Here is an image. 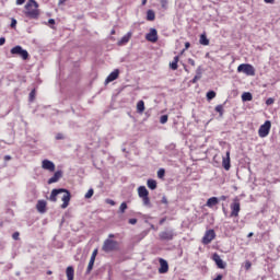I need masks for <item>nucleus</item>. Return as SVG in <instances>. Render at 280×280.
Segmentation results:
<instances>
[{"mask_svg": "<svg viewBox=\"0 0 280 280\" xmlns=\"http://www.w3.org/2000/svg\"><path fill=\"white\" fill-rule=\"evenodd\" d=\"M25 16L28 19H38L40 11H38V2L36 0H28L25 4Z\"/></svg>", "mask_w": 280, "mask_h": 280, "instance_id": "f257e3e1", "label": "nucleus"}, {"mask_svg": "<svg viewBox=\"0 0 280 280\" xmlns=\"http://www.w3.org/2000/svg\"><path fill=\"white\" fill-rule=\"evenodd\" d=\"M138 196L141 198L144 207H152V203L150 202V191H148L145 186H140L138 188Z\"/></svg>", "mask_w": 280, "mask_h": 280, "instance_id": "f03ea898", "label": "nucleus"}, {"mask_svg": "<svg viewBox=\"0 0 280 280\" xmlns=\"http://www.w3.org/2000/svg\"><path fill=\"white\" fill-rule=\"evenodd\" d=\"M118 249H119V243L117 241H113L110 238H107L104 241L103 247H102V250H104V253H113Z\"/></svg>", "mask_w": 280, "mask_h": 280, "instance_id": "7ed1b4c3", "label": "nucleus"}, {"mask_svg": "<svg viewBox=\"0 0 280 280\" xmlns=\"http://www.w3.org/2000/svg\"><path fill=\"white\" fill-rule=\"evenodd\" d=\"M238 73H245V75H255V67L250 63H241L237 67Z\"/></svg>", "mask_w": 280, "mask_h": 280, "instance_id": "20e7f679", "label": "nucleus"}, {"mask_svg": "<svg viewBox=\"0 0 280 280\" xmlns=\"http://www.w3.org/2000/svg\"><path fill=\"white\" fill-rule=\"evenodd\" d=\"M270 128H272V122L270 120H266L258 129L259 137L261 139L268 137V135H270Z\"/></svg>", "mask_w": 280, "mask_h": 280, "instance_id": "39448f33", "label": "nucleus"}, {"mask_svg": "<svg viewBox=\"0 0 280 280\" xmlns=\"http://www.w3.org/2000/svg\"><path fill=\"white\" fill-rule=\"evenodd\" d=\"M12 56H20L22 60H28L30 58V52L27 50L23 49L21 46H15L11 49Z\"/></svg>", "mask_w": 280, "mask_h": 280, "instance_id": "423d86ee", "label": "nucleus"}, {"mask_svg": "<svg viewBox=\"0 0 280 280\" xmlns=\"http://www.w3.org/2000/svg\"><path fill=\"white\" fill-rule=\"evenodd\" d=\"M230 209H231L230 218H237V215H240V211H241L240 198L235 197L233 199V202L231 203Z\"/></svg>", "mask_w": 280, "mask_h": 280, "instance_id": "0eeeda50", "label": "nucleus"}, {"mask_svg": "<svg viewBox=\"0 0 280 280\" xmlns=\"http://www.w3.org/2000/svg\"><path fill=\"white\" fill-rule=\"evenodd\" d=\"M215 240V230H208L206 231L203 237H202V244H211Z\"/></svg>", "mask_w": 280, "mask_h": 280, "instance_id": "6e6552de", "label": "nucleus"}, {"mask_svg": "<svg viewBox=\"0 0 280 280\" xmlns=\"http://www.w3.org/2000/svg\"><path fill=\"white\" fill-rule=\"evenodd\" d=\"M62 194L63 196L61 200L63 203L61 205V209H67V207H69V202H71V192L67 189H63Z\"/></svg>", "mask_w": 280, "mask_h": 280, "instance_id": "1a4fd4ad", "label": "nucleus"}, {"mask_svg": "<svg viewBox=\"0 0 280 280\" xmlns=\"http://www.w3.org/2000/svg\"><path fill=\"white\" fill-rule=\"evenodd\" d=\"M212 259L214 260L215 266L218 268H220V270H224V268H226V262H224V260H222V258L220 257V254L214 253L212 255Z\"/></svg>", "mask_w": 280, "mask_h": 280, "instance_id": "9d476101", "label": "nucleus"}, {"mask_svg": "<svg viewBox=\"0 0 280 280\" xmlns=\"http://www.w3.org/2000/svg\"><path fill=\"white\" fill-rule=\"evenodd\" d=\"M147 40L149 43H156L159 40V32H156V28H150V32L145 35Z\"/></svg>", "mask_w": 280, "mask_h": 280, "instance_id": "9b49d317", "label": "nucleus"}, {"mask_svg": "<svg viewBox=\"0 0 280 280\" xmlns=\"http://www.w3.org/2000/svg\"><path fill=\"white\" fill-rule=\"evenodd\" d=\"M222 167L225 170V172L231 170V151H226L225 156H223Z\"/></svg>", "mask_w": 280, "mask_h": 280, "instance_id": "f8f14e48", "label": "nucleus"}, {"mask_svg": "<svg viewBox=\"0 0 280 280\" xmlns=\"http://www.w3.org/2000/svg\"><path fill=\"white\" fill-rule=\"evenodd\" d=\"M160 268H159V273L160 275H165L170 270V265L167 264V260L160 258Z\"/></svg>", "mask_w": 280, "mask_h": 280, "instance_id": "ddd939ff", "label": "nucleus"}, {"mask_svg": "<svg viewBox=\"0 0 280 280\" xmlns=\"http://www.w3.org/2000/svg\"><path fill=\"white\" fill-rule=\"evenodd\" d=\"M43 170H47L48 172H56V164L49 160H43L42 162Z\"/></svg>", "mask_w": 280, "mask_h": 280, "instance_id": "4468645a", "label": "nucleus"}, {"mask_svg": "<svg viewBox=\"0 0 280 280\" xmlns=\"http://www.w3.org/2000/svg\"><path fill=\"white\" fill-rule=\"evenodd\" d=\"M119 78V69H115L105 80V84H109V82H115Z\"/></svg>", "mask_w": 280, "mask_h": 280, "instance_id": "2eb2a0df", "label": "nucleus"}, {"mask_svg": "<svg viewBox=\"0 0 280 280\" xmlns=\"http://www.w3.org/2000/svg\"><path fill=\"white\" fill-rule=\"evenodd\" d=\"M36 209L38 213H46L47 211V201L45 200H38L36 205Z\"/></svg>", "mask_w": 280, "mask_h": 280, "instance_id": "dca6fc26", "label": "nucleus"}, {"mask_svg": "<svg viewBox=\"0 0 280 280\" xmlns=\"http://www.w3.org/2000/svg\"><path fill=\"white\" fill-rule=\"evenodd\" d=\"M62 176V171H57L52 177L48 179V185H52V183H58Z\"/></svg>", "mask_w": 280, "mask_h": 280, "instance_id": "f3484780", "label": "nucleus"}, {"mask_svg": "<svg viewBox=\"0 0 280 280\" xmlns=\"http://www.w3.org/2000/svg\"><path fill=\"white\" fill-rule=\"evenodd\" d=\"M62 191H65V188L52 189L49 200H51V202H56L58 200V194H62Z\"/></svg>", "mask_w": 280, "mask_h": 280, "instance_id": "a211bd4d", "label": "nucleus"}, {"mask_svg": "<svg viewBox=\"0 0 280 280\" xmlns=\"http://www.w3.org/2000/svg\"><path fill=\"white\" fill-rule=\"evenodd\" d=\"M66 277L68 280H73L75 277V269L72 266L67 267Z\"/></svg>", "mask_w": 280, "mask_h": 280, "instance_id": "6ab92c4d", "label": "nucleus"}, {"mask_svg": "<svg viewBox=\"0 0 280 280\" xmlns=\"http://www.w3.org/2000/svg\"><path fill=\"white\" fill-rule=\"evenodd\" d=\"M130 38H132V33L129 32L127 33L125 36L121 37V39L118 42V45H128V43H130Z\"/></svg>", "mask_w": 280, "mask_h": 280, "instance_id": "aec40b11", "label": "nucleus"}, {"mask_svg": "<svg viewBox=\"0 0 280 280\" xmlns=\"http://www.w3.org/2000/svg\"><path fill=\"white\" fill-rule=\"evenodd\" d=\"M220 203V199L218 197H211L207 200V207H209L210 209H213V207H215V205Z\"/></svg>", "mask_w": 280, "mask_h": 280, "instance_id": "412c9836", "label": "nucleus"}, {"mask_svg": "<svg viewBox=\"0 0 280 280\" xmlns=\"http://www.w3.org/2000/svg\"><path fill=\"white\" fill-rule=\"evenodd\" d=\"M144 110H145V102L139 101L137 103V113H139L140 115H143Z\"/></svg>", "mask_w": 280, "mask_h": 280, "instance_id": "4be33fe9", "label": "nucleus"}, {"mask_svg": "<svg viewBox=\"0 0 280 280\" xmlns=\"http://www.w3.org/2000/svg\"><path fill=\"white\" fill-rule=\"evenodd\" d=\"M242 102H253V93L244 92L242 94Z\"/></svg>", "mask_w": 280, "mask_h": 280, "instance_id": "5701e85b", "label": "nucleus"}, {"mask_svg": "<svg viewBox=\"0 0 280 280\" xmlns=\"http://www.w3.org/2000/svg\"><path fill=\"white\" fill-rule=\"evenodd\" d=\"M160 238L161 240H174V235L172 234V232H161Z\"/></svg>", "mask_w": 280, "mask_h": 280, "instance_id": "b1692460", "label": "nucleus"}, {"mask_svg": "<svg viewBox=\"0 0 280 280\" xmlns=\"http://www.w3.org/2000/svg\"><path fill=\"white\" fill-rule=\"evenodd\" d=\"M156 19V13L153 10L147 11V21H154Z\"/></svg>", "mask_w": 280, "mask_h": 280, "instance_id": "393cba45", "label": "nucleus"}, {"mask_svg": "<svg viewBox=\"0 0 280 280\" xmlns=\"http://www.w3.org/2000/svg\"><path fill=\"white\" fill-rule=\"evenodd\" d=\"M200 45L207 46L209 45V38H207V34H201L199 39Z\"/></svg>", "mask_w": 280, "mask_h": 280, "instance_id": "a878e982", "label": "nucleus"}, {"mask_svg": "<svg viewBox=\"0 0 280 280\" xmlns=\"http://www.w3.org/2000/svg\"><path fill=\"white\" fill-rule=\"evenodd\" d=\"M215 95H217L215 91L213 90L208 91L206 94L207 101L211 102V100H215Z\"/></svg>", "mask_w": 280, "mask_h": 280, "instance_id": "bb28decb", "label": "nucleus"}, {"mask_svg": "<svg viewBox=\"0 0 280 280\" xmlns=\"http://www.w3.org/2000/svg\"><path fill=\"white\" fill-rule=\"evenodd\" d=\"M147 185L149 189H152V190L156 189V180L154 179H148Z\"/></svg>", "mask_w": 280, "mask_h": 280, "instance_id": "cd10ccee", "label": "nucleus"}, {"mask_svg": "<svg viewBox=\"0 0 280 280\" xmlns=\"http://www.w3.org/2000/svg\"><path fill=\"white\" fill-rule=\"evenodd\" d=\"M93 266H95V260L90 259L88 268H86V275H91V271L93 270Z\"/></svg>", "mask_w": 280, "mask_h": 280, "instance_id": "c85d7f7f", "label": "nucleus"}, {"mask_svg": "<svg viewBox=\"0 0 280 280\" xmlns=\"http://www.w3.org/2000/svg\"><path fill=\"white\" fill-rule=\"evenodd\" d=\"M214 109H215L217 113L220 114V117H222V115H224V106L217 105Z\"/></svg>", "mask_w": 280, "mask_h": 280, "instance_id": "c756f323", "label": "nucleus"}, {"mask_svg": "<svg viewBox=\"0 0 280 280\" xmlns=\"http://www.w3.org/2000/svg\"><path fill=\"white\" fill-rule=\"evenodd\" d=\"M28 98L30 102H34V100H36V89L31 91Z\"/></svg>", "mask_w": 280, "mask_h": 280, "instance_id": "7c9ffc66", "label": "nucleus"}, {"mask_svg": "<svg viewBox=\"0 0 280 280\" xmlns=\"http://www.w3.org/2000/svg\"><path fill=\"white\" fill-rule=\"evenodd\" d=\"M199 80L202 78V66H199L196 70V75Z\"/></svg>", "mask_w": 280, "mask_h": 280, "instance_id": "2f4dec72", "label": "nucleus"}, {"mask_svg": "<svg viewBox=\"0 0 280 280\" xmlns=\"http://www.w3.org/2000/svg\"><path fill=\"white\" fill-rule=\"evenodd\" d=\"M126 209H128V203L122 202L119 208L120 213H126Z\"/></svg>", "mask_w": 280, "mask_h": 280, "instance_id": "473e14b6", "label": "nucleus"}, {"mask_svg": "<svg viewBox=\"0 0 280 280\" xmlns=\"http://www.w3.org/2000/svg\"><path fill=\"white\" fill-rule=\"evenodd\" d=\"M93 194H95V191L93 190V188H90L88 190V192L85 194V198L89 199V198H93Z\"/></svg>", "mask_w": 280, "mask_h": 280, "instance_id": "72a5a7b5", "label": "nucleus"}, {"mask_svg": "<svg viewBox=\"0 0 280 280\" xmlns=\"http://www.w3.org/2000/svg\"><path fill=\"white\" fill-rule=\"evenodd\" d=\"M165 176V170L164 168H160L159 171H158V177L159 178H163Z\"/></svg>", "mask_w": 280, "mask_h": 280, "instance_id": "f704fd0d", "label": "nucleus"}, {"mask_svg": "<svg viewBox=\"0 0 280 280\" xmlns=\"http://www.w3.org/2000/svg\"><path fill=\"white\" fill-rule=\"evenodd\" d=\"M160 3H161V7H162L164 10H167V5H168L167 0H160Z\"/></svg>", "mask_w": 280, "mask_h": 280, "instance_id": "c9c22d12", "label": "nucleus"}, {"mask_svg": "<svg viewBox=\"0 0 280 280\" xmlns=\"http://www.w3.org/2000/svg\"><path fill=\"white\" fill-rule=\"evenodd\" d=\"M272 104H275V98L269 97V98L266 100V105L267 106H272Z\"/></svg>", "mask_w": 280, "mask_h": 280, "instance_id": "e433bc0d", "label": "nucleus"}, {"mask_svg": "<svg viewBox=\"0 0 280 280\" xmlns=\"http://www.w3.org/2000/svg\"><path fill=\"white\" fill-rule=\"evenodd\" d=\"M160 124H167V115L161 116Z\"/></svg>", "mask_w": 280, "mask_h": 280, "instance_id": "4c0bfd02", "label": "nucleus"}, {"mask_svg": "<svg viewBox=\"0 0 280 280\" xmlns=\"http://www.w3.org/2000/svg\"><path fill=\"white\" fill-rule=\"evenodd\" d=\"M96 257H97V249H94L90 259L95 261Z\"/></svg>", "mask_w": 280, "mask_h": 280, "instance_id": "58836bf2", "label": "nucleus"}, {"mask_svg": "<svg viewBox=\"0 0 280 280\" xmlns=\"http://www.w3.org/2000/svg\"><path fill=\"white\" fill-rule=\"evenodd\" d=\"M252 266H253V264L250 262V260H247L245 262V270H250Z\"/></svg>", "mask_w": 280, "mask_h": 280, "instance_id": "ea45409f", "label": "nucleus"}, {"mask_svg": "<svg viewBox=\"0 0 280 280\" xmlns=\"http://www.w3.org/2000/svg\"><path fill=\"white\" fill-rule=\"evenodd\" d=\"M20 236H21V234H20L19 232H14V233L12 234V237H13V240H15V241H19V240H20Z\"/></svg>", "mask_w": 280, "mask_h": 280, "instance_id": "a19ab883", "label": "nucleus"}, {"mask_svg": "<svg viewBox=\"0 0 280 280\" xmlns=\"http://www.w3.org/2000/svg\"><path fill=\"white\" fill-rule=\"evenodd\" d=\"M171 69H173V71H176V57H175L174 60L171 62Z\"/></svg>", "mask_w": 280, "mask_h": 280, "instance_id": "79ce46f5", "label": "nucleus"}, {"mask_svg": "<svg viewBox=\"0 0 280 280\" xmlns=\"http://www.w3.org/2000/svg\"><path fill=\"white\" fill-rule=\"evenodd\" d=\"M105 202L107 205H110L112 207H115V200H113V199H106Z\"/></svg>", "mask_w": 280, "mask_h": 280, "instance_id": "37998d69", "label": "nucleus"}, {"mask_svg": "<svg viewBox=\"0 0 280 280\" xmlns=\"http://www.w3.org/2000/svg\"><path fill=\"white\" fill-rule=\"evenodd\" d=\"M56 139H57V141H60V140L65 139V135H62V133H57V135H56Z\"/></svg>", "mask_w": 280, "mask_h": 280, "instance_id": "c03bdc74", "label": "nucleus"}, {"mask_svg": "<svg viewBox=\"0 0 280 280\" xmlns=\"http://www.w3.org/2000/svg\"><path fill=\"white\" fill-rule=\"evenodd\" d=\"M191 47V44L189 42L185 43V48L182 50V54L185 51V49H189Z\"/></svg>", "mask_w": 280, "mask_h": 280, "instance_id": "a18cd8bd", "label": "nucleus"}, {"mask_svg": "<svg viewBox=\"0 0 280 280\" xmlns=\"http://www.w3.org/2000/svg\"><path fill=\"white\" fill-rule=\"evenodd\" d=\"M198 80H200L198 77H194L192 79H191V84H196L197 82H198Z\"/></svg>", "mask_w": 280, "mask_h": 280, "instance_id": "49530a36", "label": "nucleus"}, {"mask_svg": "<svg viewBox=\"0 0 280 280\" xmlns=\"http://www.w3.org/2000/svg\"><path fill=\"white\" fill-rule=\"evenodd\" d=\"M11 27H16V20L15 19H12V21H11Z\"/></svg>", "mask_w": 280, "mask_h": 280, "instance_id": "de8ad7c7", "label": "nucleus"}, {"mask_svg": "<svg viewBox=\"0 0 280 280\" xmlns=\"http://www.w3.org/2000/svg\"><path fill=\"white\" fill-rule=\"evenodd\" d=\"M5 45V37H1L0 38V47Z\"/></svg>", "mask_w": 280, "mask_h": 280, "instance_id": "09e8293b", "label": "nucleus"}, {"mask_svg": "<svg viewBox=\"0 0 280 280\" xmlns=\"http://www.w3.org/2000/svg\"><path fill=\"white\" fill-rule=\"evenodd\" d=\"M188 63H190L191 67H196V61L194 59H188Z\"/></svg>", "mask_w": 280, "mask_h": 280, "instance_id": "8fccbe9b", "label": "nucleus"}, {"mask_svg": "<svg viewBox=\"0 0 280 280\" xmlns=\"http://www.w3.org/2000/svg\"><path fill=\"white\" fill-rule=\"evenodd\" d=\"M222 279H223L222 273H219V275H217V277L213 280H222Z\"/></svg>", "mask_w": 280, "mask_h": 280, "instance_id": "3c124183", "label": "nucleus"}, {"mask_svg": "<svg viewBox=\"0 0 280 280\" xmlns=\"http://www.w3.org/2000/svg\"><path fill=\"white\" fill-rule=\"evenodd\" d=\"M25 3V0H16V5H23Z\"/></svg>", "mask_w": 280, "mask_h": 280, "instance_id": "603ef678", "label": "nucleus"}, {"mask_svg": "<svg viewBox=\"0 0 280 280\" xmlns=\"http://www.w3.org/2000/svg\"><path fill=\"white\" fill-rule=\"evenodd\" d=\"M48 23H49L50 25H56V20L49 19V20H48Z\"/></svg>", "mask_w": 280, "mask_h": 280, "instance_id": "864d4df0", "label": "nucleus"}, {"mask_svg": "<svg viewBox=\"0 0 280 280\" xmlns=\"http://www.w3.org/2000/svg\"><path fill=\"white\" fill-rule=\"evenodd\" d=\"M129 224H137V219H129Z\"/></svg>", "mask_w": 280, "mask_h": 280, "instance_id": "5fc2aeb1", "label": "nucleus"}, {"mask_svg": "<svg viewBox=\"0 0 280 280\" xmlns=\"http://www.w3.org/2000/svg\"><path fill=\"white\" fill-rule=\"evenodd\" d=\"M201 270H202V272H209V268H207V266H202Z\"/></svg>", "mask_w": 280, "mask_h": 280, "instance_id": "6e6d98bb", "label": "nucleus"}, {"mask_svg": "<svg viewBox=\"0 0 280 280\" xmlns=\"http://www.w3.org/2000/svg\"><path fill=\"white\" fill-rule=\"evenodd\" d=\"M4 161H12V156L5 155V156H4Z\"/></svg>", "mask_w": 280, "mask_h": 280, "instance_id": "4d7b16f0", "label": "nucleus"}, {"mask_svg": "<svg viewBox=\"0 0 280 280\" xmlns=\"http://www.w3.org/2000/svg\"><path fill=\"white\" fill-rule=\"evenodd\" d=\"M265 3H275V0H264Z\"/></svg>", "mask_w": 280, "mask_h": 280, "instance_id": "13d9d810", "label": "nucleus"}, {"mask_svg": "<svg viewBox=\"0 0 280 280\" xmlns=\"http://www.w3.org/2000/svg\"><path fill=\"white\" fill-rule=\"evenodd\" d=\"M254 235H255V233L249 232V233L247 234V237H253Z\"/></svg>", "mask_w": 280, "mask_h": 280, "instance_id": "bf43d9fd", "label": "nucleus"}, {"mask_svg": "<svg viewBox=\"0 0 280 280\" xmlns=\"http://www.w3.org/2000/svg\"><path fill=\"white\" fill-rule=\"evenodd\" d=\"M115 237V234H109L108 240H113Z\"/></svg>", "mask_w": 280, "mask_h": 280, "instance_id": "052dcab7", "label": "nucleus"}, {"mask_svg": "<svg viewBox=\"0 0 280 280\" xmlns=\"http://www.w3.org/2000/svg\"><path fill=\"white\" fill-rule=\"evenodd\" d=\"M67 0H59V4L62 5V3H66Z\"/></svg>", "mask_w": 280, "mask_h": 280, "instance_id": "680f3d73", "label": "nucleus"}, {"mask_svg": "<svg viewBox=\"0 0 280 280\" xmlns=\"http://www.w3.org/2000/svg\"><path fill=\"white\" fill-rule=\"evenodd\" d=\"M220 200H226V196H221Z\"/></svg>", "mask_w": 280, "mask_h": 280, "instance_id": "e2e57ef3", "label": "nucleus"}, {"mask_svg": "<svg viewBox=\"0 0 280 280\" xmlns=\"http://www.w3.org/2000/svg\"><path fill=\"white\" fill-rule=\"evenodd\" d=\"M148 3V0H142V5H145Z\"/></svg>", "mask_w": 280, "mask_h": 280, "instance_id": "0e129e2a", "label": "nucleus"}, {"mask_svg": "<svg viewBox=\"0 0 280 280\" xmlns=\"http://www.w3.org/2000/svg\"><path fill=\"white\" fill-rule=\"evenodd\" d=\"M46 273L47 275H54V272L51 270H48Z\"/></svg>", "mask_w": 280, "mask_h": 280, "instance_id": "69168bd1", "label": "nucleus"}, {"mask_svg": "<svg viewBox=\"0 0 280 280\" xmlns=\"http://www.w3.org/2000/svg\"><path fill=\"white\" fill-rule=\"evenodd\" d=\"M223 211L226 213V208L223 207Z\"/></svg>", "mask_w": 280, "mask_h": 280, "instance_id": "338daca9", "label": "nucleus"}, {"mask_svg": "<svg viewBox=\"0 0 280 280\" xmlns=\"http://www.w3.org/2000/svg\"><path fill=\"white\" fill-rule=\"evenodd\" d=\"M176 62H178V57H176Z\"/></svg>", "mask_w": 280, "mask_h": 280, "instance_id": "774afa93", "label": "nucleus"}]
</instances>
